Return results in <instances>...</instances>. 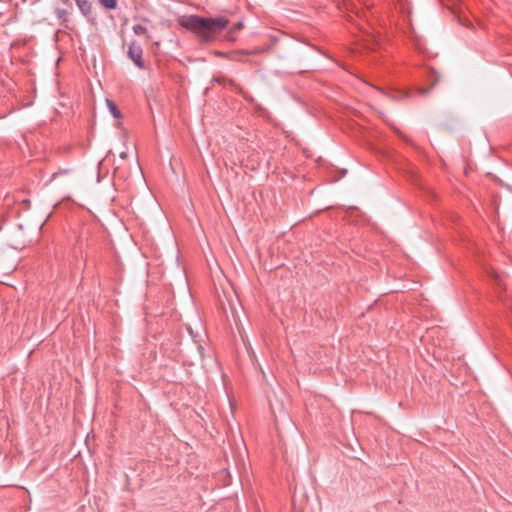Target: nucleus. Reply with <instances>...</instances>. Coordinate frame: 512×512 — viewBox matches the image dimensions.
Returning <instances> with one entry per match:
<instances>
[{"label":"nucleus","instance_id":"obj_1","mask_svg":"<svg viewBox=\"0 0 512 512\" xmlns=\"http://www.w3.org/2000/svg\"><path fill=\"white\" fill-rule=\"evenodd\" d=\"M178 24L196 35L201 43H209L228 27L229 20L225 17H202L196 14L183 15Z\"/></svg>","mask_w":512,"mask_h":512},{"label":"nucleus","instance_id":"obj_2","mask_svg":"<svg viewBox=\"0 0 512 512\" xmlns=\"http://www.w3.org/2000/svg\"><path fill=\"white\" fill-rule=\"evenodd\" d=\"M127 57L134 63V65L138 69H147V64L143 59V49L137 41L132 40L128 44Z\"/></svg>","mask_w":512,"mask_h":512},{"label":"nucleus","instance_id":"obj_3","mask_svg":"<svg viewBox=\"0 0 512 512\" xmlns=\"http://www.w3.org/2000/svg\"><path fill=\"white\" fill-rule=\"evenodd\" d=\"M268 50H269V47L262 46V47H257V48L249 49V50H235L230 53L218 52L217 55L224 56L232 61H241V56H243V55H245V56L260 55V54L267 52Z\"/></svg>","mask_w":512,"mask_h":512},{"label":"nucleus","instance_id":"obj_4","mask_svg":"<svg viewBox=\"0 0 512 512\" xmlns=\"http://www.w3.org/2000/svg\"><path fill=\"white\" fill-rule=\"evenodd\" d=\"M487 275L493 282V284L496 286L498 296L501 297V292L504 290L505 283H504V275L494 268H489L487 270Z\"/></svg>","mask_w":512,"mask_h":512},{"label":"nucleus","instance_id":"obj_5","mask_svg":"<svg viewBox=\"0 0 512 512\" xmlns=\"http://www.w3.org/2000/svg\"><path fill=\"white\" fill-rule=\"evenodd\" d=\"M81 13L86 17L90 18L92 15V4L89 0H75Z\"/></svg>","mask_w":512,"mask_h":512},{"label":"nucleus","instance_id":"obj_6","mask_svg":"<svg viewBox=\"0 0 512 512\" xmlns=\"http://www.w3.org/2000/svg\"><path fill=\"white\" fill-rule=\"evenodd\" d=\"M106 104H107V107H108L110 113L112 114V116L114 118L119 119V118L122 117V114H121L120 110L118 109V107H117V105L115 104L114 101H112L110 99H107L106 100Z\"/></svg>","mask_w":512,"mask_h":512},{"label":"nucleus","instance_id":"obj_7","mask_svg":"<svg viewBox=\"0 0 512 512\" xmlns=\"http://www.w3.org/2000/svg\"><path fill=\"white\" fill-rule=\"evenodd\" d=\"M431 77H433L431 85L428 88H426V89H421L420 90L421 94L428 93L437 84V82L440 79V76L438 75V73L434 69L431 70Z\"/></svg>","mask_w":512,"mask_h":512},{"label":"nucleus","instance_id":"obj_8","mask_svg":"<svg viewBox=\"0 0 512 512\" xmlns=\"http://www.w3.org/2000/svg\"><path fill=\"white\" fill-rule=\"evenodd\" d=\"M55 14L62 23H66L68 21L69 12L66 9L57 8L55 10Z\"/></svg>","mask_w":512,"mask_h":512},{"label":"nucleus","instance_id":"obj_9","mask_svg":"<svg viewBox=\"0 0 512 512\" xmlns=\"http://www.w3.org/2000/svg\"><path fill=\"white\" fill-rule=\"evenodd\" d=\"M133 32L136 34V35H146L147 36V39L149 38V36L147 35L148 33V30L147 28L144 26V25H141V24H135L132 28Z\"/></svg>","mask_w":512,"mask_h":512},{"label":"nucleus","instance_id":"obj_10","mask_svg":"<svg viewBox=\"0 0 512 512\" xmlns=\"http://www.w3.org/2000/svg\"><path fill=\"white\" fill-rule=\"evenodd\" d=\"M100 4L106 9H115L117 7V0H99Z\"/></svg>","mask_w":512,"mask_h":512},{"label":"nucleus","instance_id":"obj_11","mask_svg":"<svg viewBox=\"0 0 512 512\" xmlns=\"http://www.w3.org/2000/svg\"><path fill=\"white\" fill-rule=\"evenodd\" d=\"M71 172L70 169H60L59 171L57 172H54L51 176V179L50 181H53L54 179H56L58 176L60 175H66V174H69Z\"/></svg>","mask_w":512,"mask_h":512},{"label":"nucleus","instance_id":"obj_12","mask_svg":"<svg viewBox=\"0 0 512 512\" xmlns=\"http://www.w3.org/2000/svg\"><path fill=\"white\" fill-rule=\"evenodd\" d=\"M214 81L218 82V83H224V82H228L231 86H236V83L234 80L232 79H226L224 77H218V78H214Z\"/></svg>","mask_w":512,"mask_h":512},{"label":"nucleus","instance_id":"obj_13","mask_svg":"<svg viewBox=\"0 0 512 512\" xmlns=\"http://www.w3.org/2000/svg\"><path fill=\"white\" fill-rule=\"evenodd\" d=\"M242 28H243V23L238 22L230 28L229 33L230 34L236 33L237 31L241 30Z\"/></svg>","mask_w":512,"mask_h":512},{"label":"nucleus","instance_id":"obj_14","mask_svg":"<svg viewBox=\"0 0 512 512\" xmlns=\"http://www.w3.org/2000/svg\"><path fill=\"white\" fill-rule=\"evenodd\" d=\"M62 3L67 6H71V0H62Z\"/></svg>","mask_w":512,"mask_h":512},{"label":"nucleus","instance_id":"obj_15","mask_svg":"<svg viewBox=\"0 0 512 512\" xmlns=\"http://www.w3.org/2000/svg\"><path fill=\"white\" fill-rule=\"evenodd\" d=\"M120 157H121L122 159H125V158L127 157V153H126V152H121V153H120Z\"/></svg>","mask_w":512,"mask_h":512}]
</instances>
